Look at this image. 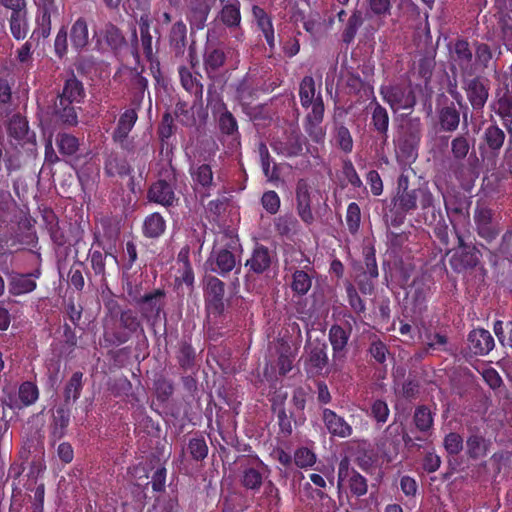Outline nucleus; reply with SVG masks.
I'll return each instance as SVG.
<instances>
[{
    "label": "nucleus",
    "instance_id": "obj_54",
    "mask_svg": "<svg viewBox=\"0 0 512 512\" xmlns=\"http://www.w3.org/2000/svg\"><path fill=\"white\" fill-rule=\"evenodd\" d=\"M316 83L312 76H304L299 84V98L301 106L305 109L313 107L316 103Z\"/></svg>",
    "mask_w": 512,
    "mask_h": 512
},
{
    "label": "nucleus",
    "instance_id": "obj_63",
    "mask_svg": "<svg viewBox=\"0 0 512 512\" xmlns=\"http://www.w3.org/2000/svg\"><path fill=\"white\" fill-rule=\"evenodd\" d=\"M8 134L16 140H23L28 133V122L20 114H14L8 122Z\"/></svg>",
    "mask_w": 512,
    "mask_h": 512
},
{
    "label": "nucleus",
    "instance_id": "obj_12",
    "mask_svg": "<svg viewBox=\"0 0 512 512\" xmlns=\"http://www.w3.org/2000/svg\"><path fill=\"white\" fill-rule=\"evenodd\" d=\"M36 5L35 28L33 36L46 39L52 28V17H58L59 7L55 0H34Z\"/></svg>",
    "mask_w": 512,
    "mask_h": 512
},
{
    "label": "nucleus",
    "instance_id": "obj_23",
    "mask_svg": "<svg viewBox=\"0 0 512 512\" xmlns=\"http://www.w3.org/2000/svg\"><path fill=\"white\" fill-rule=\"evenodd\" d=\"M327 344L316 340L305 347L307 357L304 361V368L307 374L320 375L323 369L328 365Z\"/></svg>",
    "mask_w": 512,
    "mask_h": 512
},
{
    "label": "nucleus",
    "instance_id": "obj_38",
    "mask_svg": "<svg viewBox=\"0 0 512 512\" xmlns=\"http://www.w3.org/2000/svg\"><path fill=\"white\" fill-rule=\"evenodd\" d=\"M227 60L223 48L208 46L203 55L204 70L209 78H215L220 69L224 67Z\"/></svg>",
    "mask_w": 512,
    "mask_h": 512
},
{
    "label": "nucleus",
    "instance_id": "obj_6",
    "mask_svg": "<svg viewBox=\"0 0 512 512\" xmlns=\"http://www.w3.org/2000/svg\"><path fill=\"white\" fill-rule=\"evenodd\" d=\"M453 229L457 238V247L450 258L451 268L456 273L474 269L480 262V250L474 244L466 243L463 235L457 230L455 225H453Z\"/></svg>",
    "mask_w": 512,
    "mask_h": 512
},
{
    "label": "nucleus",
    "instance_id": "obj_30",
    "mask_svg": "<svg viewBox=\"0 0 512 512\" xmlns=\"http://www.w3.org/2000/svg\"><path fill=\"white\" fill-rule=\"evenodd\" d=\"M506 133L496 123L489 124L483 131L480 148L497 157L505 144Z\"/></svg>",
    "mask_w": 512,
    "mask_h": 512
},
{
    "label": "nucleus",
    "instance_id": "obj_24",
    "mask_svg": "<svg viewBox=\"0 0 512 512\" xmlns=\"http://www.w3.org/2000/svg\"><path fill=\"white\" fill-rule=\"evenodd\" d=\"M178 73L182 87L193 97L191 108L202 106L204 91L201 83L202 75L198 72L193 73L186 66H180Z\"/></svg>",
    "mask_w": 512,
    "mask_h": 512
},
{
    "label": "nucleus",
    "instance_id": "obj_10",
    "mask_svg": "<svg viewBox=\"0 0 512 512\" xmlns=\"http://www.w3.org/2000/svg\"><path fill=\"white\" fill-rule=\"evenodd\" d=\"M133 302L138 307L141 317L157 321L161 314L166 316L164 308L166 305V292L162 288L153 289L144 295L133 297Z\"/></svg>",
    "mask_w": 512,
    "mask_h": 512
},
{
    "label": "nucleus",
    "instance_id": "obj_17",
    "mask_svg": "<svg viewBox=\"0 0 512 512\" xmlns=\"http://www.w3.org/2000/svg\"><path fill=\"white\" fill-rule=\"evenodd\" d=\"M275 253L267 246L256 243L249 258L245 261L247 273L245 278L248 279L254 275H263L268 272L272 266Z\"/></svg>",
    "mask_w": 512,
    "mask_h": 512
},
{
    "label": "nucleus",
    "instance_id": "obj_36",
    "mask_svg": "<svg viewBox=\"0 0 512 512\" xmlns=\"http://www.w3.org/2000/svg\"><path fill=\"white\" fill-rule=\"evenodd\" d=\"M51 115L55 122L63 125L75 126L78 123V114L75 103L70 101H62L56 97L51 108Z\"/></svg>",
    "mask_w": 512,
    "mask_h": 512
},
{
    "label": "nucleus",
    "instance_id": "obj_59",
    "mask_svg": "<svg viewBox=\"0 0 512 512\" xmlns=\"http://www.w3.org/2000/svg\"><path fill=\"white\" fill-rule=\"evenodd\" d=\"M9 24L11 34L16 40H22L27 36L29 31L27 12L11 13Z\"/></svg>",
    "mask_w": 512,
    "mask_h": 512
},
{
    "label": "nucleus",
    "instance_id": "obj_51",
    "mask_svg": "<svg viewBox=\"0 0 512 512\" xmlns=\"http://www.w3.org/2000/svg\"><path fill=\"white\" fill-rule=\"evenodd\" d=\"M474 64L475 74L484 72L486 69L492 67L493 63V51L487 43L474 41Z\"/></svg>",
    "mask_w": 512,
    "mask_h": 512
},
{
    "label": "nucleus",
    "instance_id": "obj_49",
    "mask_svg": "<svg viewBox=\"0 0 512 512\" xmlns=\"http://www.w3.org/2000/svg\"><path fill=\"white\" fill-rule=\"evenodd\" d=\"M169 44L176 56H182L187 45V27L179 20L175 22L169 32Z\"/></svg>",
    "mask_w": 512,
    "mask_h": 512
},
{
    "label": "nucleus",
    "instance_id": "obj_35",
    "mask_svg": "<svg viewBox=\"0 0 512 512\" xmlns=\"http://www.w3.org/2000/svg\"><path fill=\"white\" fill-rule=\"evenodd\" d=\"M467 341L470 351L475 355H487L495 346L493 336L483 328L470 331Z\"/></svg>",
    "mask_w": 512,
    "mask_h": 512
},
{
    "label": "nucleus",
    "instance_id": "obj_22",
    "mask_svg": "<svg viewBox=\"0 0 512 512\" xmlns=\"http://www.w3.org/2000/svg\"><path fill=\"white\" fill-rule=\"evenodd\" d=\"M495 112L503 120L504 126L511 131L512 126V74L506 77L502 86L496 90Z\"/></svg>",
    "mask_w": 512,
    "mask_h": 512
},
{
    "label": "nucleus",
    "instance_id": "obj_60",
    "mask_svg": "<svg viewBox=\"0 0 512 512\" xmlns=\"http://www.w3.org/2000/svg\"><path fill=\"white\" fill-rule=\"evenodd\" d=\"M312 286V276L304 270H295L292 274L291 289L298 296L306 295Z\"/></svg>",
    "mask_w": 512,
    "mask_h": 512
},
{
    "label": "nucleus",
    "instance_id": "obj_31",
    "mask_svg": "<svg viewBox=\"0 0 512 512\" xmlns=\"http://www.w3.org/2000/svg\"><path fill=\"white\" fill-rule=\"evenodd\" d=\"M352 332V325L347 322L346 327L333 324L328 332L329 342L333 350L334 359H342L346 357L347 346Z\"/></svg>",
    "mask_w": 512,
    "mask_h": 512
},
{
    "label": "nucleus",
    "instance_id": "obj_14",
    "mask_svg": "<svg viewBox=\"0 0 512 512\" xmlns=\"http://www.w3.org/2000/svg\"><path fill=\"white\" fill-rule=\"evenodd\" d=\"M324 102L321 92L318 91V97L316 103L313 105L311 111L306 115L304 119V130L310 137V139L317 144L324 143L326 137V130L322 126L324 119Z\"/></svg>",
    "mask_w": 512,
    "mask_h": 512
},
{
    "label": "nucleus",
    "instance_id": "obj_52",
    "mask_svg": "<svg viewBox=\"0 0 512 512\" xmlns=\"http://www.w3.org/2000/svg\"><path fill=\"white\" fill-rule=\"evenodd\" d=\"M490 441L482 435L474 433L469 435L466 440V454L472 460H478L487 455Z\"/></svg>",
    "mask_w": 512,
    "mask_h": 512
},
{
    "label": "nucleus",
    "instance_id": "obj_33",
    "mask_svg": "<svg viewBox=\"0 0 512 512\" xmlns=\"http://www.w3.org/2000/svg\"><path fill=\"white\" fill-rule=\"evenodd\" d=\"M222 7L217 15L218 21L233 31L241 26V3L239 0H220Z\"/></svg>",
    "mask_w": 512,
    "mask_h": 512
},
{
    "label": "nucleus",
    "instance_id": "obj_57",
    "mask_svg": "<svg viewBox=\"0 0 512 512\" xmlns=\"http://www.w3.org/2000/svg\"><path fill=\"white\" fill-rule=\"evenodd\" d=\"M413 422L420 432H429L434 424V413L426 405H419L415 408Z\"/></svg>",
    "mask_w": 512,
    "mask_h": 512
},
{
    "label": "nucleus",
    "instance_id": "obj_47",
    "mask_svg": "<svg viewBox=\"0 0 512 512\" xmlns=\"http://www.w3.org/2000/svg\"><path fill=\"white\" fill-rule=\"evenodd\" d=\"M84 386V374L81 371H75L67 380L64 386L63 398L64 405L75 403L81 396Z\"/></svg>",
    "mask_w": 512,
    "mask_h": 512
},
{
    "label": "nucleus",
    "instance_id": "obj_25",
    "mask_svg": "<svg viewBox=\"0 0 512 512\" xmlns=\"http://www.w3.org/2000/svg\"><path fill=\"white\" fill-rule=\"evenodd\" d=\"M95 49L98 51L112 50L116 51L125 44V38L121 30L112 23H107L97 33L94 32Z\"/></svg>",
    "mask_w": 512,
    "mask_h": 512
},
{
    "label": "nucleus",
    "instance_id": "obj_21",
    "mask_svg": "<svg viewBox=\"0 0 512 512\" xmlns=\"http://www.w3.org/2000/svg\"><path fill=\"white\" fill-rule=\"evenodd\" d=\"M436 118L440 132L453 133L460 125L461 111L454 101L445 98L442 103L437 104Z\"/></svg>",
    "mask_w": 512,
    "mask_h": 512
},
{
    "label": "nucleus",
    "instance_id": "obj_42",
    "mask_svg": "<svg viewBox=\"0 0 512 512\" xmlns=\"http://www.w3.org/2000/svg\"><path fill=\"white\" fill-rule=\"evenodd\" d=\"M211 11L210 0H194L189 8L187 19L192 29L202 30Z\"/></svg>",
    "mask_w": 512,
    "mask_h": 512
},
{
    "label": "nucleus",
    "instance_id": "obj_53",
    "mask_svg": "<svg viewBox=\"0 0 512 512\" xmlns=\"http://www.w3.org/2000/svg\"><path fill=\"white\" fill-rule=\"evenodd\" d=\"M44 457L45 456V448H44V440L43 436L35 433L29 436L23 443V446L20 450V457L24 461H28L30 457Z\"/></svg>",
    "mask_w": 512,
    "mask_h": 512
},
{
    "label": "nucleus",
    "instance_id": "obj_44",
    "mask_svg": "<svg viewBox=\"0 0 512 512\" xmlns=\"http://www.w3.org/2000/svg\"><path fill=\"white\" fill-rule=\"evenodd\" d=\"M176 358L184 372L192 371L196 367L197 353L190 339L183 338L179 342Z\"/></svg>",
    "mask_w": 512,
    "mask_h": 512
},
{
    "label": "nucleus",
    "instance_id": "obj_40",
    "mask_svg": "<svg viewBox=\"0 0 512 512\" xmlns=\"http://www.w3.org/2000/svg\"><path fill=\"white\" fill-rule=\"evenodd\" d=\"M86 96L84 85L74 74L71 72L70 76L64 81L63 88L57 97L62 101H70L75 104L81 103Z\"/></svg>",
    "mask_w": 512,
    "mask_h": 512
},
{
    "label": "nucleus",
    "instance_id": "obj_11",
    "mask_svg": "<svg viewBox=\"0 0 512 512\" xmlns=\"http://www.w3.org/2000/svg\"><path fill=\"white\" fill-rule=\"evenodd\" d=\"M338 486H346L351 495L360 498L367 494V479L350 466L347 458H343L338 466Z\"/></svg>",
    "mask_w": 512,
    "mask_h": 512
},
{
    "label": "nucleus",
    "instance_id": "obj_64",
    "mask_svg": "<svg viewBox=\"0 0 512 512\" xmlns=\"http://www.w3.org/2000/svg\"><path fill=\"white\" fill-rule=\"evenodd\" d=\"M470 150L469 139L466 135L460 134L451 141V153L456 162L464 160Z\"/></svg>",
    "mask_w": 512,
    "mask_h": 512
},
{
    "label": "nucleus",
    "instance_id": "obj_28",
    "mask_svg": "<svg viewBox=\"0 0 512 512\" xmlns=\"http://www.w3.org/2000/svg\"><path fill=\"white\" fill-rule=\"evenodd\" d=\"M371 109V128L377 133L381 146H385L388 141V130L390 117L387 109L382 106L374 97L369 103Z\"/></svg>",
    "mask_w": 512,
    "mask_h": 512
},
{
    "label": "nucleus",
    "instance_id": "obj_27",
    "mask_svg": "<svg viewBox=\"0 0 512 512\" xmlns=\"http://www.w3.org/2000/svg\"><path fill=\"white\" fill-rule=\"evenodd\" d=\"M321 420L332 437L344 439L353 434V428L345 418L330 408H322Z\"/></svg>",
    "mask_w": 512,
    "mask_h": 512
},
{
    "label": "nucleus",
    "instance_id": "obj_34",
    "mask_svg": "<svg viewBox=\"0 0 512 512\" xmlns=\"http://www.w3.org/2000/svg\"><path fill=\"white\" fill-rule=\"evenodd\" d=\"M304 138L299 131H292L285 141H276L272 144V149L278 154L287 158L297 157L302 154Z\"/></svg>",
    "mask_w": 512,
    "mask_h": 512
},
{
    "label": "nucleus",
    "instance_id": "obj_13",
    "mask_svg": "<svg viewBox=\"0 0 512 512\" xmlns=\"http://www.w3.org/2000/svg\"><path fill=\"white\" fill-rule=\"evenodd\" d=\"M231 248V245H227L224 248H213L206 261V265L211 272L217 273L222 277H226L236 268L235 273H240L241 267H236V256L230 250Z\"/></svg>",
    "mask_w": 512,
    "mask_h": 512
},
{
    "label": "nucleus",
    "instance_id": "obj_37",
    "mask_svg": "<svg viewBox=\"0 0 512 512\" xmlns=\"http://www.w3.org/2000/svg\"><path fill=\"white\" fill-rule=\"evenodd\" d=\"M39 275V271L36 273L26 274L14 272L9 278V293L13 296H20L33 292L37 287V283L34 278H38Z\"/></svg>",
    "mask_w": 512,
    "mask_h": 512
},
{
    "label": "nucleus",
    "instance_id": "obj_1",
    "mask_svg": "<svg viewBox=\"0 0 512 512\" xmlns=\"http://www.w3.org/2000/svg\"><path fill=\"white\" fill-rule=\"evenodd\" d=\"M418 206L423 212L425 224L436 221L435 198L428 187L413 188L408 192L393 193L386 205L384 218L392 227L404 224L407 214H411Z\"/></svg>",
    "mask_w": 512,
    "mask_h": 512
},
{
    "label": "nucleus",
    "instance_id": "obj_15",
    "mask_svg": "<svg viewBox=\"0 0 512 512\" xmlns=\"http://www.w3.org/2000/svg\"><path fill=\"white\" fill-rule=\"evenodd\" d=\"M434 283L429 275L416 276L409 286L407 296L410 298L414 312L422 313L427 309V302L432 294Z\"/></svg>",
    "mask_w": 512,
    "mask_h": 512
},
{
    "label": "nucleus",
    "instance_id": "obj_43",
    "mask_svg": "<svg viewBox=\"0 0 512 512\" xmlns=\"http://www.w3.org/2000/svg\"><path fill=\"white\" fill-rule=\"evenodd\" d=\"M167 223L159 212L148 214L142 223V235L147 239H159L165 234Z\"/></svg>",
    "mask_w": 512,
    "mask_h": 512
},
{
    "label": "nucleus",
    "instance_id": "obj_48",
    "mask_svg": "<svg viewBox=\"0 0 512 512\" xmlns=\"http://www.w3.org/2000/svg\"><path fill=\"white\" fill-rule=\"evenodd\" d=\"M274 228L278 235L292 239L299 233L301 226L293 214L286 213L274 219Z\"/></svg>",
    "mask_w": 512,
    "mask_h": 512
},
{
    "label": "nucleus",
    "instance_id": "obj_45",
    "mask_svg": "<svg viewBox=\"0 0 512 512\" xmlns=\"http://www.w3.org/2000/svg\"><path fill=\"white\" fill-rule=\"evenodd\" d=\"M132 167L124 157H120L115 153L107 156L104 162V173L108 177L119 176L121 178L131 176Z\"/></svg>",
    "mask_w": 512,
    "mask_h": 512
},
{
    "label": "nucleus",
    "instance_id": "obj_9",
    "mask_svg": "<svg viewBox=\"0 0 512 512\" xmlns=\"http://www.w3.org/2000/svg\"><path fill=\"white\" fill-rule=\"evenodd\" d=\"M423 125L420 117L408 116L402 125L399 151L407 158H415L422 138Z\"/></svg>",
    "mask_w": 512,
    "mask_h": 512
},
{
    "label": "nucleus",
    "instance_id": "obj_29",
    "mask_svg": "<svg viewBox=\"0 0 512 512\" xmlns=\"http://www.w3.org/2000/svg\"><path fill=\"white\" fill-rule=\"evenodd\" d=\"M70 416V408L66 405L58 406L53 412L48 428L50 445L54 446L67 434V429L70 425Z\"/></svg>",
    "mask_w": 512,
    "mask_h": 512
},
{
    "label": "nucleus",
    "instance_id": "obj_62",
    "mask_svg": "<svg viewBox=\"0 0 512 512\" xmlns=\"http://www.w3.org/2000/svg\"><path fill=\"white\" fill-rule=\"evenodd\" d=\"M140 40L143 53L147 60L153 57L152 35L150 33V22L148 17H141L139 20Z\"/></svg>",
    "mask_w": 512,
    "mask_h": 512
},
{
    "label": "nucleus",
    "instance_id": "obj_2",
    "mask_svg": "<svg viewBox=\"0 0 512 512\" xmlns=\"http://www.w3.org/2000/svg\"><path fill=\"white\" fill-rule=\"evenodd\" d=\"M159 176L160 178L149 186L146 199L149 203L161 205L165 208L177 206L179 202L175 193L177 170L170 162L168 167L161 169Z\"/></svg>",
    "mask_w": 512,
    "mask_h": 512
},
{
    "label": "nucleus",
    "instance_id": "obj_7",
    "mask_svg": "<svg viewBox=\"0 0 512 512\" xmlns=\"http://www.w3.org/2000/svg\"><path fill=\"white\" fill-rule=\"evenodd\" d=\"M205 309L209 317L218 318L225 311V283L214 275H206L203 279Z\"/></svg>",
    "mask_w": 512,
    "mask_h": 512
},
{
    "label": "nucleus",
    "instance_id": "obj_39",
    "mask_svg": "<svg viewBox=\"0 0 512 512\" xmlns=\"http://www.w3.org/2000/svg\"><path fill=\"white\" fill-rule=\"evenodd\" d=\"M72 49L80 53L84 51L90 42L89 28L84 17L77 18L71 25L69 32Z\"/></svg>",
    "mask_w": 512,
    "mask_h": 512
},
{
    "label": "nucleus",
    "instance_id": "obj_3",
    "mask_svg": "<svg viewBox=\"0 0 512 512\" xmlns=\"http://www.w3.org/2000/svg\"><path fill=\"white\" fill-rule=\"evenodd\" d=\"M140 334H145L142 319L135 310L127 308L120 312L119 329L104 331V346H120Z\"/></svg>",
    "mask_w": 512,
    "mask_h": 512
},
{
    "label": "nucleus",
    "instance_id": "obj_18",
    "mask_svg": "<svg viewBox=\"0 0 512 512\" xmlns=\"http://www.w3.org/2000/svg\"><path fill=\"white\" fill-rule=\"evenodd\" d=\"M403 426L392 423L383 431L378 447L388 462L394 461L403 446Z\"/></svg>",
    "mask_w": 512,
    "mask_h": 512
},
{
    "label": "nucleus",
    "instance_id": "obj_46",
    "mask_svg": "<svg viewBox=\"0 0 512 512\" xmlns=\"http://www.w3.org/2000/svg\"><path fill=\"white\" fill-rule=\"evenodd\" d=\"M183 452H186L193 461H204L209 452L205 437L200 432H195L188 438L186 448L183 449Z\"/></svg>",
    "mask_w": 512,
    "mask_h": 512
},
{
    "label": "nucleus",
    "instance_id": "obj_20",
    "mask_svg": "<svg viewBox=\"0 0 512 512\" xmlns=\"http://www.w3.org/2000/svg\"><path fill=\"white\" fill-rule=\"evenodd\" d=\"M253 461L255 465L243 467L240 483L247 491L256 494L265 484V480L269 477L270 471L259 457L256 456Z\"/></svg>",
    "mask_w": 512,
    "mask_h": 512
},
{
    "label": "nucleus",
    "instance_id": "obj_16",
    "mask_svg": "<svg viewBox=\"0 0 512 512\" xmlns=\"http://www.w3.org/2000/svg\"><path fill=\"white\" fill-rule=\"evenodd\" d=\"M462 88L473 110L481 111L489 97L488 81L478 75L472 77H461Z\"/></svg>",
    "mask_w": 512,
    "mask_h": 512
},
{
    "label": "nucleus",
    "instance_id": "obj_19",
    "mask_svg": "<svg viewBox=\"0 0 512 512\" xmlns=\"http://www.w3.org/2000/svg\"><path fill=\"white\" fill-rule=\"evenodd\" d=\"M138 114L135 108L126 109L120 116L117 125L112 133V140L119 147L128 152L133 150V143L129 134L135 126Z\"/></svg>",
    "mask_w": 512,
    "mask_h": 512
},
{
    "label": "nucleus",
    "instance_id": "obj_5",
    "mask_svg": "<svg viewBox=\"0 0 512 512\" xmlns=\"http://www.w3.org/2000/svg\"><path fill=\"white\" fill-rule=\"evenodd\" d=\"M474 229L478 237L487 244L497 239L502 231L495 211L484 201H477L473 211Z\"/></svg>",
    "mask_w": 512,
    "mask_h": 512
},
{
    "label": "nucleus",
    "instance_id": "obj_32",
    "mask_svg": "<svg viewBox=\"0 0 512 512\" xmlns=\"http://www.w3.org/2000/svg\"><path fill=\"white\" fill-rule=\"evenodd\" d=\"M257 92L254 80L249 76V74H246L236 85V98L239 101L243 112L251 118L253 117L252 103L258 97Z\"/></svg>",
    "mask_w": 512,
    "mask_h": 512
},
{
    "label": "nucleus",
    "instance_id": "obj_26",
    "mask_svg": "<svg viewBox=\"0 0 512 512\" xmlns=\"http://www.w3.org/2000/svg\"><path fill=\"white\" fill-rule=\"evenodd\" d=\"M295 195L298 216L306 225H311L315 217L311 208V187L306 179H299L297 181Z\"/></svg>",
    "mask_w": 512,
    "mask_h": 512
},
{
    "label": "nucleus",
    "instance_id": "obj_61",
    "mask_svg": "<svg viewBox=\"0 0 512 512\" xmlns=\"http://www.w3.org/2000/svg\"><path fill=\"white\" fill-rule=\"evenodd\" d=\"M334 137L339 149L344 153H351L354 142L350 130L343 123H335Z\"/></svg>",
    "mask_w": 512,
    "mask_h": 512
},
{
    "label": "nucleus",
    "instance_id": "obj_50",
    "mask_svg": "<svg viewBox=\"0 0 512 512\" xmlns=\"http://www.w3.org/2000/svg\"><path fill=\"white\" fill-rule=\"evenodd\" d=\"M1 407H2V415L1 421H3L4 430L8 429V421L6 420V409H10L14 412H18L22 409L21 402L18 398V391L14 387H4L2 389V397H1ZM2 429V424H0V430Z\"/></svg>",
    "mask_w": 512,
    "mask_h": 512
},
{
    "label": "nucleus",
    "instance_id": "obj_58",
    "mask_svg": "<svg viewBox=\"0 0 512 512\" xmlns=\"http://www.w3.org/2000/svg\"><path fill=\"white\" fill-rule=\"evenodd\" d=\"M191 177L195 185L201 186L208 191L214 184V174L209 164H201L191 171Z\"/></svg>",
    "mask_w": 512,
    "mask_h": 512
},
{
    "label": "nucleus",
    "instance_id": "obj_4",
    "mask_svg": "<svg viewBox=\"0 0 512 512\" xmlns=\"http://www.w3.org/2000/svg\"><path fill=\"white\" fill-rule=\"evenodd\" d=\"M379 93L393 112L407 110L411 113L417 103L416 88L410 82L382 85Z\"/></svg>",
    "mask_w": 512,
    "mask_h": 512
},
{
    "label": "nucleus",
    "instance_id": "obj_8",
    "mask_svg": "<svg viewBox=\"0 0 512 512\" xmlns=\"http://www.w3.org/2000/svg\"><path fill=\"white\" fill-rule=\"evenodd\" d=\"M450 63L452 72L459 71L461 77L474 76V46L464 38L456 39L450 46Z\"/></svg>",
    "mask_w": 512,
    "mask_h": 512
},
{
    "label": "nucleus",
    "instance_id": "obj_56",
    "mask_svg": "<svg viewBox=\"0 0 512 512\" xmlns=\"http://www.w3.org/2000/svg\"><path fill=\"white\" fill-rule=\"evenodd\" d=\"M111 257L117 263V257L108 252L90 249L88 258L90 260L91 268L95 276H100L101 280L106 279V259Z\"/></svg>",
    "mask_w": 512,
    "mask_h": 512
},
{
    "label": "nucleus",
    "instance_id": "obj_41",
    "mask_svg": "<svg viewBox=\"0 0 512 512\" xmlns=\"http://www.w3.org/2000/svg\"><path fill=\"white\" fill-rule=\"evenodd\" d=\"M252 15L256 21L257 27L261 30L269 49L274 51L275 35L272 18L258 5L252 6Z\"/></svg>",
    "mask_w": 512,
    "mask_h": 512
},
{
    "label": "nucleus",
    "instance_id": "obj_55",
    "mask_svg": "<svg viewBox=\"0 0 512 512\" xmlns=\"http://www.w3.org/2000/svg\"><path fill=\"white\" fill-rule=\"evenodd\" d=\"M18 398L21 402L22 409L28 408L34 405L40 396V391L35 382L32 381H24L22 382L18 389Z\"/></svg>",
    "mask_w": 512,
    "mask_h": 512
}]
</instances>
